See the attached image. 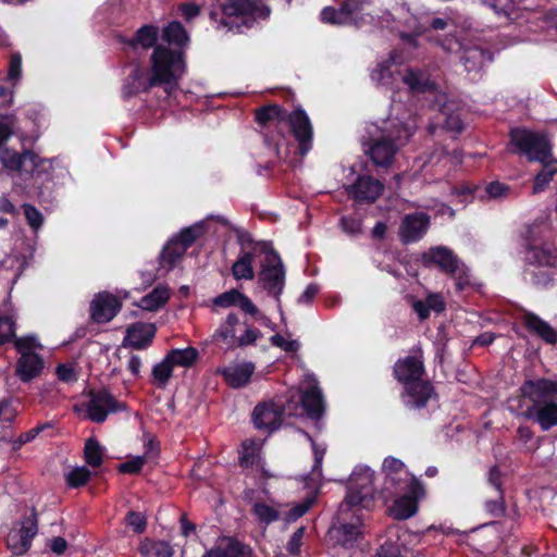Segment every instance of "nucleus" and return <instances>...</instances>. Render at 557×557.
<instances>
[{
	"label": "nucleus",
	"instance_id": "nucleus-54",
	"mask_svg": "<svg viewBox=\"0 0 557 557\" xmlns=\"http://www.w3.org/2000/svg\"><path fill=\"white\" fill-rule=\"evenodd\" d=\"M273 346L283 349L286 352H295L299 348V343L295 339H286L280 334H275L270 338Z\"/></svg>",
	"mask_w": 557,
	"mask_h": 557
},
{
	"label": "nucleus",
	"instance_id": "nucleus-18",
	"mask_svg": "<svg viewBox=\"0 0 557 557\" xmlns=\"http://www.w3.org/2000/svg\"><path fill=\"white\" fill-rule=\"evenodd\" d=\"M429 216L422 212L405 215L399 227L400 239L408 244L422 238L429 227Z\"/></svg>",
	"mask_w": 557,
	"mask_h": 557
},
{
	"label": "nucleus",
	"instance_id": "nucleus-57",
	"mask_svg": "<svg viewBox=\"0 0 557 557\" xmlns=\"http://www.w3.org/2000/svg\"><path fill=\"white\" fill-rule=\"evenodd\" d=\"M261 336V332L258 329L246 327L244 334L237 336L236 345L238 347H244L247 345L253 344Z\"/></svg>",
	"mask_w": 557,
	"mask_h": 557
},
{
	"label": "nucleus",
	"instance_id": "nucleus-26",
	"mask_svg": "<svg viewBox=\"0 0 557 557\" xmlns=\"http://www.w3.org/2000/svg\"><path fill=\"white\" fill-rule=\"evenodd\" d=\"M383 471L385 473V484L400 487V483L408 480V472L405 465L399 459L388 457L383 462Z\"/></svg>",
	"mask_w": 557,
	"mask_h": 557
},
{
	"label": "nucleus",
	"instance_id": "nucleus-61",
	"mask_svg": "<svg viewBox=\"0 0 557 557\" xmlns=\"http://www.w3.org/2000/svg\"><path fill=\"white\" fill-rule=\"evenodd\" d=\"M304 534H305V529L299 528L290 536L286 548L292 555H296L299 553Z\"/></svg>",
	"mask_w": 557,
	"mask_h": 557
},
{
	"label": "nucleus",
	"instance_id": "nucleus-6",
	"mask_svg": "<svg viewBox=\"0 0 557 557\" xmlns=\"http://www.w3.org/2000/svg\"><path fill=\"white\" fill-rule=\"evenodd\" d=\"M412 135V127L400 125L394 129H386L380 137L372 139L364 148L375 166L389 168L394 162L398 149Z\"/></svg>",
	"mask_w": 557,
	"mask_h": 557
},
{
	"label": "nucleus",
	"instance_id": "nucleus-59",
	"mask_svg": "<svg viewBox=\"0 0 557 557\" xmlns=\"http://www.w3.org/2000/svg\"><path fill=\"white\" fill-rule=\"evenodd\" d=\"M52 428V424L50 422H46L40 425H36L35 428L28 430L27 432L23 433L18 437V444L23 445L26 443H29L34 441L44 430Z\"/></svg>",
	"mask_w": 557,
	"mask_h": 557
},
{
	"label": "nucleus",
	"instance_id": "nucleus-3",
	"mask_svg": "<svg viewBox=\"0 0 557 557\" xmlns=\"http://www.w3.org/2000/svg\"><path fill=\"white\" fill-rule=\"evenodd\" d=\"M151 72L154 82L164 86L165 92L171 95L177 89L178 81L185 73L183 52L180 49L170 48L163 42L158 44L151 55Z\"/></svg>",
	"mask_w": 557,
	"mask_h": 557
},
{
	"label": "nucleus",
	"instance_id": "nucleus-41",
	"mask_svg": "<svg viewBox=\"0 0 557 557\" xmlns=\"http://www.w3.org/2000/svg\"><path fill=\"white\" fill-rule=\"evenodd\" d=\"M485 194L488 199L504 200L513 196V190L509 185L495 181L486 185Z\"/></svg>",
	"mask_w": 557,
	"mask_h": 557
},
{
	"label": "nucleus",
	"instance_id": "nucleus-19",
	"mask_svg": "<svg viewBox=\"0 0 557 557\" xmlns=\"http://www.w3.org/2000/svg\"><path fill=\"white\" fill-rule=\"evenodd\" d=\"M44 368L45 361L39 354H22L15 364V375L23 383H29L41 374Z\"/></svg>",
	"mask_w": 557,
	"mask_h": 557
},
{
	"label": "nucleus",
	"instance_id": "nucleus-24",
	"mask_svg": "<svg viewBox=\"0 0 557 557\" xmlns=\"http://www.w3.org/2000/svg\"><path fill=\"white\" fill-rule=\"evenodd\" d=\"M460 60L468 73H479L486 63L492 61V55L488 51L473 47L465 50Z\"/></svg>",
	"mask_w": 557,
	"mask_h": 557
},
{
	"label": "nucleus",
	"instance_id": "nucleus-42",
	"mask_svg": "<svg viewBox=\"0 0 557 557\" xmlns=\"http://www.w3.org/2000/svg\"><path fill=\"white\" fill-rule=\"evenodd\" d=\"M90 474V471L86 467H77L66 474L65 481L70 487L77 488L88 482Z\"/></svg>",
	"mask_w": 557,
	"mask_h": 557
},
{
	"label": "nucleus",
	"instance_id": "nucleus-1",
	"mask_svg": "<svg viewBox=\"0 0 557 557\" xmlns=\"http://www.w3.org/2000/svg\"><path fill=\"white\" fill-rule=\"evenodd\" d=\"M520 391L532 403L525 413L528 418H533L544 431L557 425V380H529Z\"/></svg>",
	"mask_w": 557,
	"mask_h": 557
},
{
	"label": "nucleus",
	"instance_id": "nucleus-5",
	"mask_svg": "<svg viewBox=\"0 0 557 557\" xmlns=\"http://www.w3.org/2000/svg\"><path fill=\"white\" fill-rule=\"evenodd\" d=\"M220 10L223 14L222 24L230 29L242 32L243 27L250 28L270 15V9L262 0H222Z\"/></svg>",
	"mask_w": 557,
	"mask_h": 557
},
{
	"label": "nucleus",
	"instance_id": "nucleus-40",
	"mask_svg": "<svg viewBox=\"0 0 557 557\" xmlns=\"http://www.w3.org/2000/svg\"><path fill=\"white\" fill-rule=\"evenodd\" d=\"M173 369L174 366L166 356L159 363L153 366L152 376L159 387L163 388L166 386L172 376Z\"/></svg>",
	"mask_w": 557,
	"mask_h": 557
},
{
	"label": "nucleus",
	"instance_id": "nucleus-51",
	"mask_svg": "<svg viewBox=\"0 0 557 557\" xmlns=\"http://www.w3.org/2000/svg\"><path fill=\"white\" fill-rule=\"evenodd\" d=\"M240 292L237 289H231L221 295L216 296L213 299V305L221 308H228L232 306H237L238 299H240Z\"/></svg>",
	"mask_w": 557,
	"mask_h": 557
},
{
	"label": "nucleus",
	"instance_id": "nucleus-17",
	"mask_svg": "<svg viewBox=\"0 0 557 557\" xmlns=\"http://www.w3.org/2000/svg\"><path fill=\"white\" fill-rule=\"evenodd\" d=\"M157 327L153 323L137 322L129 325L123 339L124 347L145 349L151 345Z\"/></svg>",
	"mask_w": 557,
	"mask_h": 557
},
{
	"label": "nucleus",
	"instance_id": "nucleus-53",
	"mask_svg": "<svg viewBox=\"0 0 557 557\" xmlns=\"http://www.w3.org/2000/svg\"><path fill=\"white\" fill-rule=\"evenodd\" d=\"M146 463V456H136L119 465V471L123 473L136 474Z\"/></svg>",
	"mask_w": 557,
	"mask_h": 557
},
{
	"label": "nucleus",
	"instance_id": "nucleus-11",
	"mask_svg": "<svg viewBox=\"0 0 557 557\" xmlns=\"http://www.w3.org/2000/svg\"><path fill=\"white\" fill-rule=\"evenodd\" d=\"M372 79L386 86H392L396 81H401L410 90L418 92H423L434 87L429 76L422 71L409 69L406 73L394 72L387 64L379 65L372 73Z\"/></svg>",
	"mask_w": 557,
	"mask_h": 557
},
{
	"label": "nucleus",
	"instance_id": "nucleus-15",
	"mask_svg": "<svg viewBox=\"0 0 557 557\" xmlns=\"http://www.w3.org/2000/svg\"><path fill=\"white\" fill-rule=\"evenodd\" d=\"M284 410L274 403H263L253 409L252 421L257 429L272 432L280 428Z\"/></svg>",
	"mask_w": 557,
	"mask_h": 557
},
{
	"label": "nucleus",
	"instance_id": "nucleus-62",
	"mask_svg": "<svg viewBox=\"0 0 557 557\" xmlns=\"http://www.w3.org/2000/svg\"><path fill=\"white\" fill-rule=\"evenodd\" d=\"M57 376L60 381L65 383L75 382L77 380L76 373L73 367L69 364H59L55 370Z\"/></svg>",
	"mask_w": 557,
	"mask_h": 557
},
{
	"label": "nucleus",
	"instance_id": "nucleus-33",
	"mask_svg": "<svg viewBox=\"0 0 557 557\" xmlns=\"http://www.w3.org/2000/svg\"><path fill=\"white\" fill-rule=\"evenodd\" d=\"M174 367L188 368L191 367L198 359L199 352L194 347H187L183 349H172L166 354Z\"/></svg>",
	"mask_w": 557,
	"mask_h": 557
},
{
	"label": "nucleus",
	"instance_id": "nucleus-9",
	"mask_svg": "<svg viewBox=\"0 0 557 557\" xmlns=\"http://www.w3.org/2000/svg\"><path fill=\"white\" fill-rule=\"evenodd\" d=\"M264 261L259 272V283L269 295L278 298L285 285V271L281 257L269 243L260 244Z\"/></svg>",
	"mask_w": 557,
	"mask_h": 557
},
{
	"label": "nucleus",
	"instance_id": "nucleus-34",
	"mask_svg": "<svg viewBox=\"0 0 557 557\" xmlns=\"http://www.w3.org/2000/svg\"><path fill=\"white\" fill-rule=\"evenodd\" d=\"M543 163V170L536 174L534 177V183L532 187V194L536 195L542 193L548 183L553 180L554 175L557 173V162L556 161H546Z\"/></svg>",
	"mask_w": 557,
	"mask_h": 557
},
{
	"label": "nucleus",
	"instance_id": "nucleus-31",
	"mask_svg": "<svg viewBox=\"0 0 557 557\" xmlns=\"http://www.w3.org/2000/svg\"><path fill=\"white\" fill-rule=\"evenodd\" d=\"M162 39L168 47L175 46V49L182 48L188 42L186 30L178 22H172L163 29Z\"/></svg>",
	"mask_w": 557,
	"mask_h": 557
},
{
	"label": "nucleus",
	"instance_id": "nucleus-28",
	"mask_svg": "<svg viewBox=\"0 0 557 557\" xmlns=\"http://www.w3.org/2000/svg\"><path fill=\"white\" fill-rule=\"evenodd\" d=\"M138 550L143 557H173L174 555V549L168 542L149 539L141 541Z\"/></svg>",
	"mask_w": 557,
	"mask_h": 557
},
{
	"label": "nucleus",
	"instance_id": "nucleus-47",
	"mask_svg": "<svg viewBox=\"0 0 557 557\" xmlns=\"http://www.w3.org/2000/svg\"><path fill=\"white\" fill-rule=\"evenodd\" d=\"M203 233V224L197 223L193 226L184 228L177 236H175L187 249L198 237Z\"/></svg>",
	"mask_w": 557,
	"mask_h": 557
},
{
	"label": "nucleus",
	"instance_id": "nucleus-21",
	"mask_svg": "<svg viewBox=\"0 0 557 557\" xmlns=\"http://www.w3.org/2000/svg\"><path fill=\"white\" fill-rule=\"evenodd\" d=\"M343 11L346 15V23L361 26L373 17L368 12L370 0H345L342 3Z\"/></svg>",
	"mask_w": 557,
	"mask_h": 557
},
{
	"label": "nucleus",
	"instance_id": "nucleus-20",
	"mask_svg": "<svg viewBox=\"0 0 557 557\" xmlns=\"http://www.w3.org/2000/svg\"><path fill=\"white\" fill-rule=\"evenodd\" d=\"M253 371L255 366L251 362L230 364L218 370V372L223 375L227 384L234 388L246 385L249 382Z\"/></svg>",
	"mask_w": 557,
	"mask_h": 557
},
{
	"label": "nucleus",
	"instance_id": "nucleus-37",
	"mask_svg": "<svg viewBox=\"0 0 557 557\" xmlns=\"http://www.w3.org/2000/svg\"><path fill=\"white\" fill-rule=\"evenodd\" d=\"M223 557H249L250 548L232 537H224L219 542Z\"/></svg>",
	"mask_w": 557,
	"mask_h": 557
},
{
	"label": "nucleus",
	"instance_id": "nucleus-7",
	"mask_svg": "<svg viewBox=\"0 0 557 557\" xmlns=\"http://www.w3.org/2000/svg\"><path fill=\"white\" fill-rule=\"evenodd\" d=\"M373 500V471L369 467H357L350 475L346 497L341 503V512L351 511L354 508L369 509Z\"/></svg>",
	"mask_w": 557,
	"mask_h": 557
},
{
	"label": "nucleus",
	"instance_id": "nucleus-49",
	"mask_svg": "<svg viewBox=\"0 0 557 557\" xmlns=\"http://www.w3.org/2000/svg\"><path fill=\"white\" fill-rule=\"evenodd\" d=\"M90 319L94 322H104V292H99L90 304Z\"/></svg>",
	"mask_w": 557,
	"mask_h": 557
},
{
	"label": "nucleus",
	"instance_id": "nucleus-13",
	"mask_svg": "<svg viewBox=\"0 0 557 557\" xmlns=\"http://www.w3.org/2000/svg\"><path fill=\"white\" fill-rule=\"evenodd\" d=\"M38 533V519L36 508L21 521V528L15 533H10L7 540L8 547L13 555H24L32 546L33 539Z\"/></svg>",
	"mask_w": 557,
	"mask_h": 557
},
{
	"label": "nucleus",
	"instance_id": "nucleus-25",
	"mask_svg": "<svg viewBox=\"0 0 557 557\" xmlns=\"http://www.w3.org/2000/svg\"><path fill=\"white\" fill-rule=\"evenodd\" d=\"M171 293L168 286L158 285L138 302V307L147 311H157L170 299Z\"/></svg>",
	"mask_w": 557,
	"mask_h": 557
},
{
	"label": "nucleus",
	"instance_id": "nucleus-46",
	"mask_svg": "<svg viewBox=\"0 0 557 557\" xmlns=\"http://www.w3.org/2000/svg\"><path fill=\"white\" fill-rule=\"evenodd\" d=\"M451 108L453 106H448L447 103H444L443 107L441 108V112L444 115V127L449 131L460 132L462 129V122L460 115L450 112Z\"/></svg>",
	"mask_w": 557,
	"mask_h": 557
},
{
	"label": "nucleus",
	"instance_id": "nucleus-39",
	"mask_svg": "<svg viewBox=\"0 0 557 557\" xmlns=\"http://www.w3.org/2000/svg\"><path fill=\"white\" fill-rule=\"evenodd\" d=\"M103 451L99 442L89 437L85 442L84 446V459L86 463L90 467H99L102 463Z\"/></svg>",
	"mask_w": 557,
	"mask_h": 557
},
{
	"label": "nucleus",
	"instance_id": "nucleus-8",
	"mask_svg": "<svg viewBox=\"0 0 557 557\" xmlns=\"http://www.w3.org/2000/svg\"><path fill=\"white\" fill-rule=\"evenodd\" d=\"M421 260L425 267H437L446 274L453 276L459 289H462L470 283L469 269L447 247H432L422 253Z\"/></svg>",
	"mask_w": 557,
	"mask_h": 557
},
{
	"label": "nucleus",
	"instance_id": "nucleus-14",
	"mask_svg": "<svg viewBox=\"0 0 557 557\" xmlns=\"http://www.w3.org/2000/svg\"><path fill=\"white\" fill-rule=\"evenodd\" d=\"M408 487L411 495H405L396 499L391 509L395 519L405 520L418 511V498L423 494V486L416 479H410Z\"/></svg>",
	"mask_w": 557,
	"mask_h": 557
},
{
	"label": "nucleus",
	"instance_id": "nucleus-45",
	"mask_svg": "<svg viewBox=\"0 0 557 557\" xmlns=\"http://www.w3.org/2000/svg\"><path fill=\"white\" fill-rule=\"evenodd\" d=\"M16 325L10 315L0 317V345L12 342L15 338Z\"/></svg>",
	"mask_w": 557,
	"mask_h": 557
},
{
	"label": "nucleus",
	"instance_id": "nucleus-35",
	"mask_svg": "<svg viewBox=\"0 0 557 557\" xmlns=\"http://www.w3.org/2000/svg\"><path fill=\"white\" fill-rule=\"evenodd\" d=\"M87 417L94 422L104 421V388L98 389L87 403Z\"/></svg>",
	"mask_w": 557,
	"mask_h": 557
},
{
	"label": "nucleus",
	"instance_id": "nucleus-43",
	"mask_svg": "<svg viewBox=\"0 0 557 557\" xmlns=\"http://www.w3.org/2000/svg\"><path fill=\"white\" fill-rule=\"evenodd\" d=\"M158 38V28L151 25L140 27L136 33V42L143 48H151Z\"/></svg>",
	"mask_w": 557,
	"mask_h": 557
},
{
	"label": "nucleus",
	"instance_id": "nucleus-36",
	"mask_svg": "<svg viewBox=\"0 0 557 557\" xmlns=\"http://www.w3.org/2000/svg\"><path fill=\"white\" fill-rule=\"evenodd\" d=\"M186 250L184 245L176 237H173L161 252V262L172 268Z\"/></svg>",
	"mask_w": 557,
	"mask_h": 557
},
{
	"label": "nucleus",
	"instance_id": "nucleus-63",
	"mask_svg": "<svg viewBox=\"0 0 557 557\" xmlns=\"http://www.w3.org/2000/svg\"><path fill=\"white\" fill-rule=\"evenodd\" d=\"M121 300L113 295L107 294V322L112 320L121 310Z\"/></svg>",
	"mask_w": 557,
	"mask_h": 557
},
{
	"label": "nucleus",
	"instance_id": "nucleus-16",
	"mask_svg": "<svg viewBox=\"0 0 557 557\" xmlns=\"http://www.w3.org/2000/svg\"><path fill=\"white\" fill-rule=\"evenodd\" d=\"M348 194L359 202H374L383 193V184L368 175L357 178V181L348 187Z\"/></svg>",
	"mask_w": 557,
	"mask_h": 557
},
{
	"label": "nucleus",
	"instance_id": "nucleus-30",
	"mask_svg": "<svg viewBox=\"0 0 557 557\" xmlns=\"http://www.w3.org/2000/svg\"><path fill=\"white\" fill-rule=\"evenodd\" d=\"M528 260L540 265H555L557 263L556 249L550 244L532 247L528 252Z\"/></svg>",
	"mask_w": 557,
	"mask_h": 557
},
{
	"label": "nucleus",
	"instance_id": "nucleus-50",
	"mask_svg": "<svg viewBox=\"0 0 557 557\" xmlns=\"http://www.w3.org/2000/svg\"><path fill=\"white\" fill-rule=\"evenodd\" d=\"M321 18L325 23L344 25L346 23V15L343 11V7L341 5L338 10L326 7L321 12Z\"/></svg>",
	"mask_w": 557,
	"mask_h": 557
},
{
	"label": "nucleus",
	"instance_id": "nucleus-4",
	"mask_svg": "<svg viewBox=\"0 0 557 557\" xmlns=\"http://www.w3.org/2000/svg\"><path fill=\"white\" fill-rule=\"evenodd\" d=\"M288 120L294 136L299 144V151L305 156L311 149L312 141V126L308 115L304 110H295L292 113H286L277 104H270L260 108L256 112V121L260 125H267L270 122H282Z\"/></svg>",
	"mask_w": 557,
	"mask_h": 557
},
{
	"label": "nucleus",
	"instance_id": "nucleus-52",
	"mask_svg": "<svg viewBox=\"0 0 557 557\" xmlns=\"http://www.w3.org/2000/svg\"><path fill=\"white\" fill-rule=\"evenodd\" d=\"M253 513L263 522L270 523L277 520V511L262 503H257L253 506Z\"/></svg>",
	"mask_w": 557,
	"mask_h": 557
},
{
	"label": "nucleus",
	"instance_id": "nucleus-58",
	"mask_svg": "<svg viewBox=\"0 0 557 557\" xmlns=\"http://www.w3.org/2000/svg\"><path fill=\"white\" fill-rule=\"evenodd\" d=\"M127 406L124 401L117 399L112 392L107 389V416L125 411Z\"/></svg>",
	"mask_w": 557,
	"mask_h": 557
},
{
	"label": "nucleus",
	"instance_id": "nucleus-56",
	"mask_svg": "<svg viewBox=\"0 0 557 557\" xmlns=\"http://www.w3.org/2000/svg\"><path fill=\"white\" fill-rule=\"evenodd\" d=\"M313 453H314V465L312 467V471L310 472V479L313 482H317L322 476V460H323L325 450L318 448V446L315 444H313Z\"/></svg>",
	"mask_w": 557,
	"mask_h": 557
},
{
	"label": "nucleus",
	"instance_id": "nucleus-64",
	"mask_svg": "<svg viewBox=\"0 0 557 557\" xmlns=\"http://www.w3.org/2000/svg\"><path fill=\"white\" fill-rule=\"evenodd\" d=\"M127 522L137 533H143L147 524L145 516L139 512H131L127 516Z\"/></svg>",
	"mask_w": 557,
	"mask_h": 557
},
{
	"label": "nucleus",
	"instance_id": "nucleus-38",
	"mask_svg": "<svg viewBox=\"0 0 557 557\" xmlns=\"http://www.w3.org/2000/svg\"><path fill=\"white\" fill-rule=\"evenodd\" d=\"M260 462V449L252 440H247L242 445L239 463L244 468L253 467Z\"/></svg>",
	"mask_w": 557,
	"mask_h": 557
},
{
	"label": "nucleus",
	"instance_id": "nucleus-44",
	"mask_svg": "<svg viewBox=\"0 0 557 557\" xmlns=\"http://www.w3.org/2000/svg\"><path fill=\"white\" fill-rule=\"evenodd\" d=\"M14 347L16 351L22 356V354H36L33 351L35 348H42L41 344L37 342L36 336L27 335L23 337L13 338Z\"/></svg>",
	"mask_w": 557,
	"mask_h": 557
},
{
	"label": "nucleus",
	"instance_id": "nucleus-48",
	"mask_svg": "<svg viewBox=\"0 0 557 557\" xmlns=\"http://www.w3.org/2000/svg\"><path fill=\"white\" fill-rule=\"evenodd\" d=\"M22 208H23V212H24L25 219L27 221V224L34 231H38L44 223L42 213L35 206H33L30 203H24L22 206Z\"/></svg>",
	"mask_w": 557,
	"mask_h": 557
},
{
	"label": "nucleus",
	"instance_id": "nucleus-29",
	"mask_svg": "<svg viewBox=\"0 0 557 557\" xmlns=\"http://www.w3.org/2000/svg\"><path fill=\"white\" fill-rule=\"evenodd\" d=\"M253 252H242L232 267V274L236 280H252L255 277L253 271Z\"/></svg>",
	"mask_w": 557,
	"mask_h": 557
},
{
	"label": "nucleus",
	"instance_id": "nucleus-27",
	"mask_svg": "<svg viewBox=\"0 0 557 557\" xmlns=\"http://www.w3.org/2000/svg\"><path fill=\"white\" fill-rule=\"evenodd\" d=\"M238 323L239 319L235 313L227 314L225 321L215 331L213 338L223 342L228 348L235 347L237 339L235 327Z\"/></svg>",
	"mask_w": 557,
	"mask_h": 557
},
{
	"label": "nucleus",
	"instance_id": "nucleus-32",
	"mask_svg": "<svg viewBox=\"0 0 557 557\" xmlns=\"http://www.w3.org/2000/svg\"><path fill=\"white\" fill-rule=\"evenodd\" d=\"M131 92L136 94L140 91H147L153 86H160L158 82H154V76L148 75V73L140 67L133 69L131 75Z\"/></svg>",
	"mask_w": 557,
	"mask_h": 557
},
{
	"label": "nucleus",
	"instance_id": "nucleus-23",
	"mask_svg": "<svg viewBox=\"0 0 557 557\" xmlns=\"http://www.w3.org/2000/svg\"><path fill=\"white\" fill-rule=\"evenodd\" d=\"M306 413L312 419H319L323 412V399L315 381H312L301 396Z\"/></svg>",
	"mask_w": 557,
	"mask_h": 557
},
{
	"label": "nucleus",
	"instance_id": "nucleus-60",
	"mask_svg": "<svg viewBox=\"0 0 557 557\" xmlns=\"http://www.w3.org/2000/svg\"><path fill=\"white\" fill-rule=\"evenodd\" d=\"M7 115H0V148L4 146L13 135V125L8 122Z\"/></svg>",
	"mask_w": 557,
	"mask_h": 557
},
{
	"label": "nucleus",
	"instance_id": "nucleus-2",
	"mask_svg": "<svg viewBox=\"0 0 557 557\" xmlns=\"http://www.w3.org/2000/svg\"><path fill=\"white\" fill-rule=\"evenodd\" d=\"M394 373L398 381L406 383L403 399L410 409H420L432 397L433 387L429 382L421 381L423 364L416 357H407L396 362Z\"/></svg>",
	"mask_w": 557,
	"mask_h": 557
},
{
	"label": "nucleus",
	"instance_id": "nucleus-55",
	"mask_svg": "<svg viewBox=\"0 0 557 557\" xmlns=\"http://www.w3.org/2000/svg\"><path fill=\"white\" fill-rule=\"evenodd\" d=\"M22 74V55L20 52H14L10 57L8 78L10 81L20 79Z\"/></svg>",
	"mask_w": 557,
	"mask_h": 557
},
{
	"label": "nucleus",
	"instance_id": "nucleus-10",
	"mask_svg": "<svg viewBox=\"0 0 557 557\" xmlns=\"http://www.w3.org/2000/svg\"><path fill=\"white\" fill-rule=\"evenodd\" d=\"M511 141L530 161L542 163L552 157V146L544 134L529 129H515L511 132Z\"/></svg>",
	"mask_w": 557,
	"mask_h": 557
},
{
	"label": "nucleus",
	"instance_id": "nucleus-22",
	"mask_svg": "<svg viewBox=\"0 0 557 557\" xmlns=\"http://www.w3.org/2000/svg\"><path fill=\"white\" fill-rule=\"evenodd\" d=\"M524 326L533 334L542 338L547 344L557 343V332L543 319L532 312H525L522 315Z\"/></svg>",
	"mask_w": 557,
	"mask_h": 557
},
{
	"label": "nucleus",
	"instance_id": "nucleus-12",
	"mask_svg": "<svg viewBox=\"0 0 557 557\" xmlns=\"http://www.w3.org/2000/svg\"><path fill=\"white\" fill-rule=\"evenodd\" d=\"M361 510L354 508L351 511L341 512V506L336 515L338 527H333L332 531L338 544L344 547H352L360 536Z\"/></svg>",
	"mask_w": 557,
	"mask_h": 557
}]
</instances>
